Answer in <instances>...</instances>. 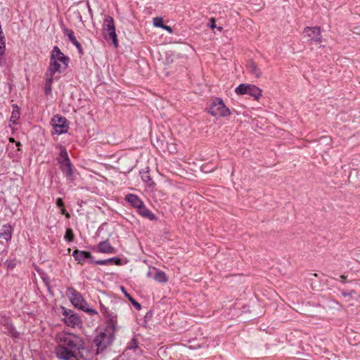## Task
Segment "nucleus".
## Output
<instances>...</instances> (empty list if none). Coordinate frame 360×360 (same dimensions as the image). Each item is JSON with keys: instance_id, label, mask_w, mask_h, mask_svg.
<instances>
[{"instance_id": "2", "label": "nucleus", "mask_w": 360, "mask_h": 360, "mask_svg": "<svg viewBox=\"0 0 360 360\" xmlns=\"http://www.w3.org/2000/svg\"><path fill=\"white\" fill-rule=\"evenodd\" d=\"M56 341L58 345L74 351L79 352L84 348V342L82 337L65 331L58 333L56 335Z\"/></svg>"}, {"instance_id": "9", "label": "nucleus", "mask_w": 360, "mask_h": 360, "mask_svg": "<svg viewBox=\"0 0 360 360\" xmlns=\"http://www.w3.org/2000/svg\"><path fill=\"white\" fill-rule=\"evenodd\" d=\"M75 352L58 344L55 347L56 356L61 360H78Z\"/></svg>"}, {"instance_id": "42", "label": "nucleus", "mask_w": 360, "mask_h": 360, "mask_svg": "<svg viewBox=\"0 0 360 360\" xmlns=\"http://www.w3.org/2000/svg\"><path fill=\"white\" fill-rule=\"evenodd\" d=\"M217 29H218V30H219V31H221V30H222V27H217Z\"/></svg>"}, {"instance_id": "14", "label": "nucleus", "mask_w": 360, "mask_h": 360, "mask_svg": "<svg viewBox=\"0 0 360 360\" xmlns=\"http://www.w3.org/2000/svg\"><path fill=\"white\" fill-rule=\"evenodd\" d=\"M98 251L102 253H115V249L111 246L108 240L102 241L98 245Z\"/></svg>"}, {"instance_id": "10", "label": "nucleus", "mask_w": 360, "mask_h": 360, "mask_svg": "<svg viewBox=\"0 0 360 360\" xmlns=\"http://www.w3.org/2000/svg\"><path fill=\"white\" fill-rule=\"evenodd\" d=\"M63 316V321L68 326L71 328L81 326V319L77 314L73 313L71 310H64Z\"/></svg>"}, {"instance_id": "38", "label": "nucleus", "mask_w": 360, "mask_h": 360, "mask_svg": "<svg viewBox=\"0 0 360 360\" xmlns=\"http://www.w3.org/2000/svg\"><path fill=\"white\" fill-rule=\"evenodd\" d=\"M5 64V58L3 56H0V66L4 65Z\"/></svg>"}, {"instance_id": "22", "label": "nucleus", "mask_w": 360, "mask_h": 360, "mask_svg": "<svg viewBox=\"0 0 360 360\" xmlns=\"http://www.w3.org/2000/svg\"><path fill=\"white\" fill-rule=\"evenodd\" d=\"M248 84H240L239 86H238L236 89L235 92L238 95H245L248 93Z\"/></svg>"}, {"instance_id": "31", "label": "nucleus", "mask_w": 360, "mask_h": 360, "mask_svg": "<svg viewBox=\"0 0 360 360\" xmlns=\"http://www.w3.org/2000/svg\"><path fill=\"white\" fill-rule=\"evenodd\" d=\"M109 261L107 259H101V260H97L96 261V264H101V265H105L109 264Z\"/></svg>"}, {"instance_id": "13", "label": "nucleus", "mask_w": 360, "mask_h": 360, "mask_svg": "<svg viewBox=\"0 0 360 360\" xmlns=\"http://www.w3.org/2000/svg\"><path fill=\"white\" fill-rule=\"evenodd\" d=\"M248 70L249 72L256 78H259L262 75V70L255 62L250 60L248 63Z\"/></svg>"}, {"instance_id": "15", "label": "nucleus", "mask_w": 360, "mask_h": 360, "mask_svg": "<svg viewBox=\"0 0 360 360\" xmlns=\"http://www.w3.org/2000/svg\"><path fill=\"white\" fill-rule=\"evenodd\" d=\"M137 210L139 214L145 218H148L150 220H155L156 219L155 214L150 210L146 208L143 202L142 203V205L137 208Z\"/></svg>"}, {"instance_id": "8", "label": "nucleus", "mask_w": 360, "mask_h": 360, "mask_svg": "<svg viewBox=\"0 0 360 360\" xmlns=\"http://www.w3.org/2000/svg\"><path fill=\"white\" fill-rule=\"evenodd\" d=\"M51 123L55 133L57 134L66 133L68 130L69 127L67 124V120L64 117L58 115H54L51 119Z\"/></svg>"}, {"instance_id": "36", "label": "nucleus", "mask_w": 360, "mask_h": 360, "mask_svg": "<svg viewBox=\"0 0 360 360\" xmlns=\"http://www.w3.org/2000/svg\"><path fill=\"white\" fill-rule=\"evenodd\" d=\"M120 289L123 292V293L124 294L125 297H127L129 300L130 299V297H131L130 296V295L127 292V291L125 290V288L123 286H121Z\"/></svg>"}, {"instance_id": "19", "label": "nucleus", "mask_w": 360, "mask_h": 360, "mask_svg": "<svg viewBox=\"0 0 360 360\" xmlns=\"http://www.w3.org/2000/svg\"><path fill=\"white\" fill-rule=\"evenodd\" d=\"M12 236V228L10 224L3 226L1 231H0V238H4L6 241L11 240Z\"/></svg>"}, {"instance_id": "26", "label": "nucleus", "mask_w": 360, "mask_h": 360, "mask_svg": "<svg viewBox=\"0 0 360 360\" xmlns=\"http://www.w3.org/2000/svg\"><path fill=\"white\" fill-rule=\"evenodd\" d=\"M6 51L5 37L0 34V56H4Z\"/></svg>"}, {"instance_id": "32", "label": "nucleus", "mask_w": 360, "mask_h": 360, "mask_svg": "<svg viewBox=\"0 0 360 360\" xmlns=\"http://www.w3.org/2000/svg\"><path fill=\"white\" fill-rule=\"evenodd\" d=\"M56 205L59 207H64V203H63V199L60 198H58L56 200Z\"/></svg>"}, {"instance_id": "43", "label": "nucleus", "mask_w": 360, "mask_h": 360, "mask_svg": "<svg viewBox=\"0 0 360 360\" xmlns=\"http://www.w3.org/2000/svg\"><path fill=\"white\" fill-rule=\"evenodd\" d=\"M341 277L342 278V279L345 278V277L344 276H342Z\"/></svg>"}, {"instance_id": "30", "label": "nucleus", "mask_w": 360, "mask_h": 360, "mask_svg": "<svg viewBox=\"0 0 360 360\" xmlns=\"http://www.w3.org/2000/svg\"><path fill=\"white\" fill-rule=\"evenodd\" d=\"M129 300L133 304V306H134L137 309H141V304L139 302H137L135 300H134L132 297H130Z\"/></svg>"}, {"instance_id": "28", "label": "nucleus", "mask_w": 360, "mask_h": 360, "mask_svg": "<svg viewBox=\"0 0 360 360\" xmlns=\"http://www.w3.org/2000/svg\"><path fill=\"white\" fill-rule=\"evenodd\" d=\"M153 25L157 27H163V19L160 17H156L153 18Z\"/></svg>"}, {"instance_id": "6", "label": "nucleus", "mask_w": 360, "mask_h": 360, "mask_svg": "<svg viewBox=\"0 0 360 360\" xmlns=\"http://www.w3.org/2000/svg\"><path fill=\"white\" fill-rule=\"evenodd\" d=\"M103 28L108 32L105 39H110L115 48L118 46L117 37L115 32V26L113 18L110 15H106L103 20Z\"/></svg>"}, {"instance_id": "3", "label": "nucleus", "mask_w": 360, "mask_h": 360, "mask_svg": "<svg viewBox=\"0 0 360 360\" xmlns=\"http://www.w3.org/2000/svg\"><path fill=\"white\" fill-rule=\"evenodd\" d=\"M69 63V58L65 56L60 49L55 46L51 51L50 63L48 68L49 74H55L64 71Z\"/></svg>"}, {"instance_id": "27", "label": "nucleus", "mask_w": 360, "mask_h": 360, "mask_svg": "<svg viewBox=\"0 0 360 360\" xmlns=\"http://www.w3.org/2000/svg\"><path fill=\"white\" fill-rule=\"evenodd\" d=\"M65 239L69 242H72L74 239V233L71 229H68L65 232Z\"/></svg>"}, {"instance_id": "39", "label": "nucleus", "mask_w": 360, "mask_h": 360, "mask_svg": "<svg viewBox=\"0 0 360 360\" xmlns=\"http://www.w3.org/2000/svg\"><path fill=\"white\" fill-rule=\"evenodd\" d=\"M210 27H211L212 28H214V27H216V25H215V22H214V20L213 18L212 19V25H210Z\"/></svg>"}, {"instance_id": "40", "label": "nucleus", "mask_w": 360, "mask_h": 360, "mask_svg": "<svg viewBox=\"0 0 360 360\" xmlns=\"http://www.w3.org/2000/svg\"><path fill=\"white\" fill-rule=\"evenodd\" d=\"M8 140H9V141H10V142H12V143H13V142H15V139H14L13 138H12V137L9 138V139H8Z\"/></svg>"}, {"instance_id": "24", "label": "nucleus", "mask_w": 360, "mask_h": 360, "mask_svg": "<svg viewBox=\"0 0 360 360\" xmlns=\"http://www.w3.org/2000/svg\"><path fill=\"white\" fill-rule=\"evenodd\" d=\"M60 157L61 160H59L58 161H63V162H68L70 161L67 150L64 147H61L60 150Z\"/></svg>"}, {"instance_id": "35", "label": "nucleus", "mask_w": 360, "mask_h": 360, "mask_svg": "<svg viewBox=\"0 0 360 360\" xmlns=\"http://www.w3.org/2000/svg\"><path fill=\"white\" fill-rule=\"evenodd\" d=\"M162 29L167 30L169 33H172L173 30L170 26L163 25Z\"/></svg>"}, {"instance_id": "25", "label": "nucleus", "mask_w": 360, "mask_h": 360, "mask_svg": "<svg viewBox=\"0 0 360 360\" xmlns=\"http://www.w3.org/2000/svg\"><path fill=\"white\" fill-rule=\"evenodd\" d=\"M142 179L149 186H154L155 183L153 179L150 178V174L148 172H144L142 175Z\"/></svg>"}, {"instance_id": "18", "label": "nucleus", "mask_w": 360, "mask_h": 360, "mask_svg": "<svg viewBox=\"0 0 360 360\" xmlns=\"http://www.w3.org/2000/svg\"><path fill=\"white\" fill-rule=\"evenodd\" d=\"M65 34L68 37L70 41L76 46L79 53H82V47L80 43L77 40L74 35L73 32L71 30L65 29Z\"/></svg>"}, {"instance_id": "17", "label": "nucleus", "mask_w": 360, "mask_h": 360, "mask_svg": "<svg viewBox=\"0 0 360 360\" xmlns=\"http://www.w3.org/2000/svg\"><path fill=\"white\" fill-rule=\"evenodd\" d=\"M125 200L136 209L143 203V201L136 195L131 193L127 195Z\"/></svg>"}, {"instance_id": "1", "label": "nucleus", "mask_w": 360, "mask_h": 360, "mask_svg": "<svg viewBox=\"0 0 360 360\" xmlns=\"http://www.w3.org/2000/svg\"><path fill=\"white\" fill-rule=\"evenodd\" d=\"M117 330V317L112 316L108 322V325L105 332H101L94 338V343L98 350H103L108 346L111 345L115 338V332Z\"/></svg>"}, {"instance_id": "33", "label": "nucleus", "mask_w": 360, "mask_h": 360, "mask_svg": "<svg viewBox=\"0 0 360 360\" xmlns=\"http://www.w3.org/2000/svg\"><path fill=\"white\" fill-rule=\"evenodd\" d=\"M138 347L137 340L136 338H134L131 342V345L130 346V349H136Z\"/></svg>"}, {"instance_id": "37", "label": "nucleus", "mask_w": 360, "mask_h": 360, "mask_svg": "<svg viewBox=\"0 0 360 360\" xmlns=\"http://www.w3.org/2000/svg\"><path fill=\"white\" fill-rule=\"evenodd\" d=\"M61 213L64 215H65V217L67 218H69L70 217V214L68 212H67L66 210L63 207H62L61 209Z\"/></svg>"}, {"instance_id": "29", "label": "nucleus", "mask_w": 360, "mask_h": 360, "mask_svg": "<svg viewBox=\"0 0 360 360\" xmlns=\"http://www.w3.org/2000/svg\"><path fill=\"white\" fill-rule=\"evenodd\" d=\"M108 260H110L109 261V264L114 263L116 265H120L121 264V259L120 258H117V257L110 258V259H108Z\"/></svg>"}, {"instance_id": "41", "label": "nucleus", "mask_w": 360, "mask_h": 360, "mask_svg": "<svg viewBox=\"0 0 360 360\" xmlns=\"http://www.w3.org/2000/svg\"><path fill=\"white\" fill-rule=\"evenodd\" d=\"M16 146L20 147V142H16Z\"/></svg>"}, {"instance_id": "20", "label": "nucleus", "mask_w": 360, "mask_h": 360, "mask_svg": "<svg viewBox=\"0 0 360 360\" xmlns=\"http://www.w3.org/2000/svg\"><path fill=\"white\" fill-rule=\"evenodd\" d=\"M53 75L54 74H49V72H46V79L44 86V91L46 94H50L51 92V86L53 81Z\"/></svg>"}, {"instance_id": "16", "label": "nucleus", "mask_w": 360, "mask_h": 360, "mask_svg": "<svg viewBox=\"0 0 360 360\" xmlns=\"http://www.w3.org/2000/svg\"><path fill=\"white\" fill-rule=\"evenodd\" d=\"M262 90L259 87L255 85L248 84L247 94L252 96L255 100H259L260 98L262 96Z\"/></svg>"}, {"instance_id": "12", "label": "nucleus", "mask_w": 360, "mask_h": 360, "mask_svg": "<svg viewBox=\"0 0 360 360\" xmlns=\"http://www.w3.org/2000/svg\"><path fill=\"white\" fill-rule=\"evenodd\" d=\"M58 162L60 165V169H61L62 172L64 174H65V175L68 178L72 179L73 165H72L70 161H68V162L58 161Z\"/></svg>"}, {"instance_id": "4", "label": "nucleus", "mask_w": 360, "mask_h": 360, "mask_svg": "<svg viewBox=\"0 0 360 360\" xmlns=\"http://www.w3.org/2000/svg\"><path fill=\"white\" fill-rule=\"evenodd\" d=\"M67 295H68L71 303L77 308L88 312L91 315H95L97 311L89 307L88 303L85 301L82 294L77 291L73 288H68L67 289Z\"/></svg>"}, {"instance_id": "23", "label": "nucleus", "mask_w": 360, "mask_h": 360, "mask_svg": "<svg viewBox=\"0 0 360 360\" xmlns=\"http://www.w3.org/2000/svg\"><path fill=\"white\" fill-rule=\"evenodd\" d=\"M155 279L160 283H166L167 281V276L165 272L158 271L155 275Z\"/></svg>"}, {"instance_id": "5", "label": "nucleus", "mask_w": 360, "mask_h": 360, "mask_svg": "<svg viewBox=\"0 0 360 360\" xmlns=\"http://www.w3.org/2000/svg\"><path fill=\"white\" fill-rule=\"evenodd\" d=\"M208 112L216 118L225 117L231 115L230 109L220 98H215L211 103Z\"/></svg>"}, {"instance_id": "34", "label": "nucleus", "mask_w": 360, "mask_h": 360, "mask_svg": "<svg viewBox=\"0 0 360 360\" xmlns=\"http://www.w3.org/2000/svg\"><path fill=\"white\" fill-rule=\"evenodd\" d=\"M354 290H351L349 292H347L346 291H342V295L344 297L352 296L354 294Z\"/></svg>"}, {"instance_id": "21", "label": "nucleus", "mask_w": 360, "mask_h": 360, "mask_svg": "<svg viewBox=\"0 0 360 360\" xmlns=\"http://www.w3.org/2000/svg\"><path fill=\"white\" fill-rule=\"evenodd\" d=\"M20 115V109L15 104L13 105V110L10 118V122L13 124H17V121L19 120Z\"/></svg>"}, {"instance_id": "11", "label": "nucleus", "mask_w": 360, "mask_h": 360, "mask_svg": "<svg viewBox=\"0 0 360 360\" xmlns=\"http://www.w3.org/2000/svg\"><path fill=\"white\" fill-rule=\"evenodd\" d=\"M72 256L79 264H83L86 259L91 257V254L87 251L74 250Z\"/></svg>"}, {"instance_id": "7", "label": "nucleus", "mask_w": 360, "mask_h": 360, "mask_svg": "<svg viewBox=\"0 0 360 360\" xmlns=\"http://www.w3.org/2000/svg\"><path fill=\"white\" fill-rule=\"evenodd\" d=\"M304 34L311 44L322 41V34L319 27H307L304 30Z\"/></svg>"}]
</instances>
